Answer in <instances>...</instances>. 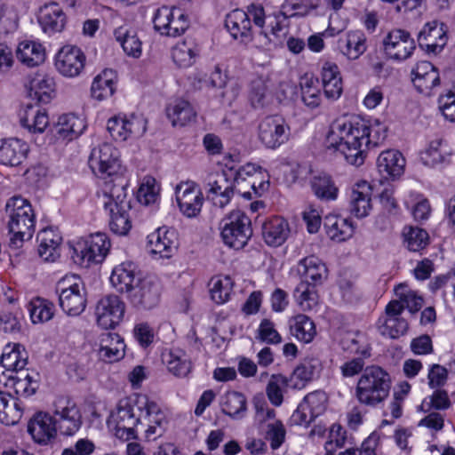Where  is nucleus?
<instances>
[{"mask_svg": "<svg viewBox=\"0 0 455 455\" xmlns=\"http://www.w3.org/2000/svg\"><path fill=\"white\" fill-rule=\"evenodd\" d=\"M166 422L165 413L158 403L144 394L121 399L110 411L107 427L122 441L146 439L160 435Z\"/></svg>", "mask_w": 455, "mask_h": 455, "instance_id": "1", "label": "nucleus"}, {"mask_svg": "<svg viewBox=\"0 0 455 455\" xmlns=\"http://www.w3.org/2000/svg\"><path fill=\"white\" fill-rule=\"evenodd\" d=\"M387 137V127L378 119L351 116L333 122L325 138V147L339 153L348 164L362 165L370 147H377Z\"/></svg>", "mask_w": 455, "mask_h": 455, "instance_id": "2", "label": "nucleus"}, {"mask_svg": "<svg viewBox=\"0 0 455 455\" xmlns=\"http://www.w3.org/2000/svg\"><path fill=\"white\" fill-rule=\"evenodd\" d=\"M101 204L108 216L109 230L118 236L128 235L132 228V220L127 185L106 184L102 190Z\"/></svg>", "mask_w": 455, "mask_h": 455, "instance_id": "3", "label": "nucleus"}, {"mask_svg": "<svg viewBox=\"0 0 455 455\" xmlns=\"http://www.w3.org/2000/svg\"><path fill=\"white\" fill-rule=\"evenodd\" d=\"M7 226L12 235L11 245L19 248L24 241L32 238L36 227V214L28 200L14 196L5 204Z\"/></svg>", "mask_w": 455, "mask_h": 455, "instance_id": "4", "label": "nucleus"}, {"mask_svg": "<svg viewBox=\"0 0 455 455\" xmlns=\"http://www.w3.org/2000/svg\"><path fill=\"white\" fill-rule=\"evenodd\" d=\"M390 388L391 378L384 369L367 366L357 380L355 396L360 404L376 407L386 400Z\"/></svg>", "mask_w": 455, "mask_h": 455, "instance_id": "5", "label": "nucleus"}, {"mask_svg": "<svg viewBox=\"0 0 455 455\" xmlns=\"http://www.w3.org/2000/svg\"><path fill=\"white\" fill-rule=\"evenodd\" d=\"M73 261L83 267L102 263L111 249V241L107 234L97 232L79 237L70 243Z\"/></svg>", "mask_w": 455, "mask_h": 455, "instance_id": "6", "label": "nucleus"}, {"mask_svg": "<svg viewBox=\"0 0 455 455\" xmlns=\"http://www.w3.org/2000/svg\"><path fill=\"white\" fill-rule=\"evenodd\" d=\"M89 167L100 179L109 180L113 184H124L120 152L109 142L100 143L92 149Z\"/></svg>", "mask_w": 455, "mask_h": 455, "instance_id": "7", "label": "nucleus"}, {"mask_svg": "<svg viewBox=\"0 0 455 455\" xmlns=\"http://www.w3.org/2000/svg\"><path fill=\"white\" fill-rule=\"evenodd\" d=\"M60 306L69 316H78L86 308L87 292L80 276L66 275L58 283Z\"/></svg>", "mask_w": 455, "mask_h": 455, "instance_id": "8", "label": "nucleus"}, {"mask_svg": "<svg viewBox=\"0 0 455 455\" xmlns=\"http://www.w3.org/2000/svg\"><path fill=\"white\" fill-rule=\"evenodd\" d=\"M252 234L251 219L240 210L230 212L222 220L220 236L229 248L243 249Z\"/></svg>", "mask_w": 455, "mask_h": 455, "instance_id": "9", "label": "nucleus"}, {"mask_svg": "<svg viewBox=\"0 0 455 455\" xmlns=\"http://www.w3.org/2000/svg\"><path fill=\"white\" fill-rule=\"evenodd\" d=\"M155 30L161 36L176 37L185 33L189 27L186 12L175 5H163L153 15Z\"/></svg>", "mask_w": 455, "mask_h": 455, "instance_id": "10", "label": "nucleus"}, {"mask_svg": "<svg viewBox=\"0 0 455 455\" xmlns=\"http://www.w3.org/2000/svg\"><path fill=\"white\" fill-rule=\"evenodd\" d=\"M310 9L308 0H285L282 4L281 11L266 17L264 8L258 4V28L267 25V28H270V35L276 38L283 29L281 19L302 17L307 15Z\"/></svg>", "mask_w": 455, "mask_h": 455, "instance_id": "11", "label": "nucleus"}, {"mask_svg": "<svg viewBox=\"0 0 455 455\" xmlns=\"http://www.w3.org/2000/svg\"><path fill=\"white\" fill-rule=\"evenodd\" d=\"M86 56L77 45L67 44L60 47L53 55V66L62 77L74 79L84 71Z\"/></svg>", "mask_w": 455, "mask_h": 455, "instance_id": "12", "label": "nucleus"}, {"mask_svg": "<svg viewBox=\"0 0 455 455\" xmlns=\"http://www.w3.org/2000/svg\"><path fill=\"white\" fill-rule=\"evenodd\" d=\"M174 195L179 210L184 217L196 219L201 214L204 196L196 182L190 180L179 182L174 187Z\"/></svg>", "mask_w": 455, "mask_h": 455, "instance_id": "13", "label": "nucleus"}, {"mask_svg": "<svg viewBox=\"0 0 455 455\" xmlns=\"http://www.w3.org/2000/svg\"><path fill=\"white\" fill-rule=\"evenodd\" d=\"M107 129L114 140L124 142L144 134L147 122L134 114L119 113L108 120Z\"/></svg>", "mask_w": 455, "mask_h": 455, "instance_id": "14", "label": "nucleus"}, {"mask_svg": "<svg viewBox=\"0 0 455 455\" xmlns=\"http://www.w3.org/2000/svg\"><path fill=\"white\" fill-rule=\"evenodd\" d=\"M125 304L117 295L100 298L94 308L96 324L103 330H113L124 320Z\"/></svg>", "mask_w": 455, "mask_h": 455, "instance_id": "15", "label": "nucleus"}, {"mask_svg": "<svg viewBox=\"0 0 455 455\" xmlns=\"http://www.w3.org/2000/svg\"><path fill=\"white\" fill-rule=\"evenodd\" d=\"M27 96L38 104H49L57 97V82L50 73L37 71L29 75L25 81Z\"/></svg>", "mask_w": 455, "mask_h": 455, "instance_id": "16", "label": "nucleus"}, {"mask_svg": "<svg viewBox=\"0 0 455 455\" xmlns=\"http://www.w3.org/2000/svg\"><path fill=\"white\" fill-rule=\"evenodd\" d=\"M290 126L282 116H267L258 126V139L270 149H276L288 141Z\"/></svg>", "mask_w": 455, "mask_h": 455, "instance_id": "17", "label": "nucleus"}, {"mask_svg": "<svg viewBox=\"0 0 455 455\" xmlns=\"http://www.w3.org/2000/svg\"><path fill=\"white\" fill-rule=\"evenodd\" d=\"M403 312V305L397 300H391L387 304L385 314L379 316L376 323L382 336L395 339L407 332L409 323L402 317Z\"/></svg>", "mask_w": 455, "mask_h": 455, "instance_id": "18", "label": "nucleus"}, {"mask_svg": "<svg viewBox=\"0 0 455 455\" xmlns=\"http://www.w3.org/2000/svg\"><path fill=\"white\" fill-rule=\"evenodd\" d=\"M256 23V8L248 6L247 11L235 9L227 14L225 27L235 39L247 43L253 38V25Z\"/></svg>", "mask_w": 455, "mask_h": 455, "instance_id": "19", "label": "nucleus"}, {"mask_svg": "<svg viewBox=\"0 0 455 455\" xmlns=\"http://www.w3.org/2000/svg\"><path fill=\"white\" fill-rule=\"evenodd\" d=\"M53 419L58 431L63 435H74L82 427V415L76 403L69 399L60 398L55 405Z\"/></svg>", "mask_w": 455, "mask_h": 455, "instance_id": "20", "label": "nucleus"}, {"mask_svg": "<svg viewBox=\"0 0 455 455\" xmlns=\"http://www.w3.org/2000/svg\"><path fill=\"white\" fill-rule=\"evenodd\" d=\"M177 249V234L168 227H160L147 237V250L155 259H171Z\"/></svg>", "mask_w": 455, "mask_h": 455, "instance_id": "21", "label": "nucleus"}, {"mask_svg": "<svg viewBox=\"0 0 455 455\" xmlns=\"http://www.w3.org/2000/svg\"><path fill=\"white\" fill-rule=\"evenodd\" d=\"M383 48L386 56L401 62L410 58L416 48L414 39L403 29H393L385 36Z\"/></svg>", "mask_w": 455, "mask_h": 455, "instance_id": "22", "label": "nucleus"}, {"mask_svg": "<svg viewBox=\"0 0 455 455\" xmlns=\"http://www.w3.org/2000/svg\"><path fill=\"white\" fill-rule=\"evenodd\" d=\"M418 41L419 47L427 53H440L448 42L446 24L436 20L427 22L419 34Z\"/></svg>", "mask_w": 455, "mask_h": 455, "instance_id": "23", "label": "nucleus"}, {"mask_svg": "<svg viewBox=\"0 0 455 455\" xmlns=\"http://www.w3.org/2000/svg\"><path fill=\"white\" fill-rule=\"evenodd\" d=\"M37 22L44 35L52 36L66 29L68 16L58 3L49 2L40 6Z\"/></svg>", "mask_w": 455, "mask_h": 455, "instance_id": "24", "label": "nucleus"}, {"mask_svg": "<svg viewBox=\"0 0 455 455\" xmlns=\"http://www.w3.org/2000/svg\"><path fill=\"white\" fill-rule=\"evenodd\" d=\"M15 57L24 67L35 68L43 65L47 60L45 43L38 38H24L15 47Z\"/></svg>", "mask_w": 455, "mask_h": 455, "instance_id": "25", "label": "nucleus"}, {"mask_svg": "<svg viewBox=\"0 0 455 455\" xmlns=\"http://www.w3.org/2000/svg\"><path fill=\"white\" fill-rule=\"evenodd\" d=\"M85 129L84 117L75 113H63L53 122L52 132L56 140L69 142L79 138Z\"/></svg>", "mask_w": 455, "mask_h": 455, "instance_id": "26", "label": "nucleus"}, {"mask_svg": "<svg viewBox=\"0 0 455 455\" xmlns=\"http://www.w3.org/2000/svg\"><path fill=\"white\" fill-rule=\"evenodd\" d=\"M29 144L24 140L11 137L0 140V165L18 167L28 159Z\"/></svg>", "mask_w": 455, "mask_h": 455, "instance_id": "27", "label": "nucleus"}, {"mask_svg": "<svg viewBox=\"0 0 455 455\" xmlns=\"http://www.w3.org/2000/svg\"><path fill=\"white\" fill-rule=\"evenodd\" d=\"M28 431L36 443L46 445L55 439L58 428L53 416L39 411L29 420Z\"/></svg>", "mask_w": 455, "mask_h": 455, "instance_id": "28", "label": "nucleus"}, {"mask_svg": "<svg viewBox=\"0 0 455 455\" xmlns=\"http://www.w3.org/2000/svg\"><path fill=\"white\" fill-rule=\"evenodd\" d=\"M297 273L300 281L315 286H321L328 277L325 263L315 255L301 259L297 265Z\"/></svg>", "mask_w": 455, "mask_h": 455, "instance_id": "29", "label": "nucleus"}, {"mask_svg": "<svg viewBox=\"0 0 455 455\" xmlns=\"http://www.w3.org/2000/svg\"><path fill=\"white\" fill-rule=\"evenodd\" d=\"M118 75L113 68H104L93 78L90 95L93 100L102 102L114 96L117 90Z\"/></svg>", "mask_w": 455, "mask_h": 455, "instance_id": "30", "label": "nucleus"}, {"mask_svg": "<svg viewBox=\"0 0 455 455\" xmlns=\"http://www.w3.org/2000/svg\"><path fill=\"white\" fill-rule=\"evenodd\" d=\"M140 279L135 264L131 261H124L114 267L109 282L116 291L125 293L128 296L135 285L139 283Z\"/></svg>", "mask_w": 455, "mask_h": 455, "instance_id": "31", "label": "nucleus"}, {"mask_svg": "<svg viewBox=\"0 0 455 455\" xmlns=\"http://www.w3.org/2000/svg\"><path fill=\"white\" fill-rule=\"evenodd\" d=\"M20 124L30 134H43L50 126L49 113L45 108L28 104L20 113Z\"/></svg>", "mask_w": 455, "mask_h": 455, "instance_id": "32", "label": "nucleus"}, {"mask_svg": "<svg viewBox=\"0 0 455 455\" xmlns=\"http://www.w3.org/2000/svg\"><path fill=\"white\" fill-rule=\"evenodd\" d=\"M113 37L126 57L138 60L142 56V41L130 25L116 27L113 30Z\"/></svg>", "mask_w": 455, "mask_h": 455, "instance_id": "33", "label": "nucleus"}, {"mask_svg": "<svg viewBox=\"0 0 455 455\" xmlns=\"http://www.w3.org/2000/svg\"><path fill=\"white\" fill-rule=\"evenodd\" d=\"M412 84L422 94L429 95L431 90L440 84L438 69L429 61H420L411 71Z\"/></svg>", "mask_w": 455, "mask_h": 455, "instance_id": "34", "label": "nucleus"}, {"mask_svg": "<svg viewBox=\"0 0 455 455\" xmlns=\"http://www.w3.org/2000/svg\"><path fill=\"white\" fill-rule=\"evenodd\" d=\"M371 194V186L365 180H360L352 187L349 195V210L352 215L361 219L370 213Z\"/></svg>", "mask_w": 455, "mask_h": 455, "instance_id": "35", "label": "nucleus"}, {"mask_svg": "<svg viewBox=\"0 0 455 455\" xmlns=\"http://www.w3.org/2000/svg\"><path fill=\"white\" fill-rule=\"evenodd\" d=\"M38 254L46 262H55L60 257L62 237L52 228H44L37 235Z\"/></svg>", "mask_w": 455, "mask_h": 455, "instance_id": "36", "label": "nucleus"}, {"mask_svg": "<svg viewBox=\"0 0 455 455\" xmlns=\"http://www.w3.org/2000/svg\"><path fill=\"white\" fill-rule=\"evenodd\" d=\"M200 53L201 46L191 37L177 42L171 50L172 61L181 68L193 66L198 60Z\"/></svg>", "mask_w": 455, "mask_h": 455, "instance_id": "37", "label": "nucleus"}, {"mask_svg": "<svg viewBox=\"0 0 455 455\" xmlns=\"http://www.w3.org/2000/svg\"><path fill=\"white\" fill-rule=\"evenodd\" d=\"M321 82L325 98L338 100L343 92L342 77L338 65L325 61L321 68Z\"/></svg>", "mask_w": 455, "mask_h": 455, "instance_id": "38", "label": "nucleus"}, {"mask_svg": "<svg viewBox=\"0 0 455 455\" xmlns=\"http://www.w3.org/2000/svg\"><path fill=\"white\" fill-rule=\"evenodd\" d=\"M233 196V183L224 173L210 177L207 183V196L220 207L226 206Z\"/></svg>", "mask_w": 455, "mask_h": 455, "instance_id": "39", "label": "nucleus"}, {"mask_svg": "<svg viewBox=\"0 0 455 455\" xmlns=\"http://www.w3.org/2000/svg\"><path fill=\"white\" fill-rule=\"evenodd\" d=\"M161 183L153 175L146 174L139 178L136 200L144 206H155L161 200Z\"/></svg>", "mask_w": 455, "mask_h": 455, "instance_id": "40", "label": "nucleus"}, {"mask_svg": "<svg viewBox=\"0 0 455 455\" xmlns=\"http://www.w3.org/2000/svg\"><path fill=\"white\" fill-rule=\"evenodd\" d=\"M125 354V343L117 333L102 334L100 339L98 356L107 363H114L121 360Z\"/></svg>", "mask_w": 455, "mask_h": 455, "instance_id": "41", "label": "nucleus"}, {"mask_svg": "<svg viewBox=\"0 0 455 455\" xmlns=\"http://www.w3.org/2000/svg\"><path fill=\"white\" fill-rule=\"evenodd\" d=\"M323 227L328 237L340 243L352 237L355 232V225L349 218H343L336 214H329L324 217Z\"/></svg>", "mask_w": 455, "mask_h": 455, "instance_id": "42", "label": "nucleus"}, {"mask_svg": "<svg viewBox=\"0 0 455 455\" xmlns=\"http://www.w3.org/2000/svg\"><path fill=\"white\" fill-rule=\"evenodd\" d=\"M344 349L362 356L349 360L344 363L340 367L342 376L351 378L363 371L364 362L363 357L370 356V349L367 346L361 345L360 340L355 338L349 339L344 342Z\"/></svg>", "mask_w": 455, "mask_h": 455, "instance_id": "43", "label": "nucleus"}, {"mask_svg": "<svg viewBox=\"0 0 455 455\" xmlns=\"http://www.w3.org/2000/svg\"><path fill=\"white\" fill-rule=\"evenodd\" d=\"M405 159L402 153L395 149L381 152L377 159L379 173L385 178H397L403 173Z\"/></svg>", "mask_w": 455, "mask_h": 455, "instance_id": "44", "label": "nucleus"}, {"mask_svg": "<svg viewBox=\"0 0 455 455\" xmlns=\"http://www.w3.org/2000/svg\"><path fill=\"white\" fill-rule=\"evenodd\" d=\"M290 233L288 222L281 217H273L262 224V236L268 246H281Z\"/></svg>", "mask_w": 455, "mask_h": 455, "instance_id": "45", "label": "nucleus"}, {"mask_svg": "<svg viewBox=\"0 0 455 455\" xmlns=\"http://www.w3.org/2000/svg\"><path fill=\"white\" fill-rule=\"evenodd\" d=\"M163 362L168 371L178 378H185L192 371V362L188 355L180 348H172L164 353Z\"/></svg>", "mask_w": 455, "mask_h": 455, "instance_id": "46", "label": "nucleus"}, {"mask_svg": "<svg viewBox=\"0 0 455 455\" xmlns=\"http://www.w3.org/2000/svg\"><path fill=\"white\" fill-rule=\"evenodd\" d=\"M28 352L20 343L6 344L2 352L0 363L7 371H19L28 363Z\"/></svg>", "mask_w": 455, "mask_h": 455, "instance_id": "47", "label": "nucleus"}, {"mask_svg": "<svg viewBox=\"0 0 455 455\" xmlns=\"http://www.w3.org/2000/svg\"><path fill=\"white\" fill-rule=\"evenodd\" d=\"M160 297L159 287L148 280L140 279L128 298L137 306L150 308L157 304Z\"/></svg>", "mask_w": 455, "mask_h": 455, "instance_id": "48", "label": "nucleus"}, {"mask_svg": "<svg viewBox=\"0 0 455 455\" xmlns=\"http://www.w3.org/2000/svg\"><path fill=\"white\" fill-rule=\"evenodd\" d=\"M338 48L348 60H357L366 51V37L360 30L348 31L339 39Z\"/></svg>", "mask_w": 455, "mask_h": 455, "instance_id": "49", "label": "nucleus"}, {"mask_svg": "<svg viewBox=\"0 0 455 455\" xmlns=\"http://www.w3.org/2000/svg\"><path fill=\"white\" fill-rule=\"evenodd\" d=\"M166 116L173 126H185L195 121L196 113L191 104L182 99L172 100L166 107Z\"/></svg>", "mask_w": 455, "mask_h": 455, "instance_id": "50", "label": "nucleus"}, {"mask_svg": "<svg viewBox=\"0 0 455 455\" xmlns=\"http://www.w3.org/2000/svg\"><path fill=\"white\" fill-rule=\"evenodd\" d=\"M235 282L231 275L219 274L213 275L208 283L211 299L217 305H223L230 300Z\"/></svg>", "mask_w": 455, "mask_h": 455, "instance_id": "51", "label": "nucleus"}, {"mask_svg": "<svg viewBox=\"0 0 455 455\" xmlns=\"http://www.w3.org/2000/svg\"><path fill=\"white\" fill-rule=\"evenodd\" d=\"M290 332L299 341L308 344L316 335L313 320L303 314H299L289 321Z\"/></svg>", "mask_w": 455, "mask_h": 455, "instance_id": "52", "label": "nucleus"}, {"mask_svg": "<svg viewBox=\"0 0 455 455\" xmlns=\"http://www.w3.org/2000/svg\"><path fill=\"white\" fill-rule=\"evenodd\" d=\"M317 286L299 282L293 291V297L302 311L315 310L318 306L319 295Z\"/></svg>", "mask_w": 455, "mask_h": 455, "instance_id": "53", "label": "nucleus"}, {"mask_svg": "<svg viewBox=\"0 0 455 455\" xmlns=\"http://www.w3.org/2000/svg\"><path fill=\"white\" fill-rule=\"evenodd\" d=\"M299 85L303 103L311 109L317 108L322 102L318 78L306 75L300 79Z\"/></svg>", "mask_w": 455, "mask_h": 455, "instance_id": "54", "label": "nucleus"}, {"mask_svg": "<svg viewBox=\"0 0 455 455\" xmlns=\"http://www.w3.org/2000/svg\"><path fill=\"white\" fill-rule=\"evenodd\" d=\"M220 408L223 413L233 419H241L246 411V400L243 394L228 391L220 398Z\"/></svg>", "mask_w": 455, "mask_h": 455, "instance_id": "55", "label": "nucleus"}, {"mask_svg": "<svg viewBox=\"0 0 455 455\" xmlns=\"http://www.w3.org/2000/svg\"><path fill=\"white\" fill-rule=\"evenodd\" d=\"M28 310L31 322L34 324H38L49 322L53 318L55 306L45 299L36 297L30 300Z\"/></svg>", "mask_w": 455, "mask_h": 455, "instance_id": "56", "label": "nucleus"}, {"mask_svg": "<svg viewBox=\"0 0 455 455\" xmlns=\"http://www.w3.org/2000/svg\"><path fill=\"white\" fill-rule=\"evenodd\" d=\"M394 293L398 302L403 305L411 314L418 313L423 306V298L412 291L405 283H398L394 288Z\"/></svg>", "mask_w": 455, "mask_h": 455, "instance_id": "57", "label": "nucleus"}, {"mask_svg": "<svg viewBox=\"0 0 455 455\" xmlns=\"http://www.w3.org/2000/svg\"><path fill=\"white\" fill-rule=\"evenodd\" d=\"M0 415L5 416L11 425H15L22 418L23 407L10 394L0 391Z\"/></svg>", "mask_w": 455, "mask_h": 455, "instance_id": "58", "label": "nucleus"}, {"mask_svg": "<svg viewBox=\"0 0 455 455\" xmlns=\"http://www.w3.org/2000/svg\"><path fill=\"white\" fill-rule=\"evenodd\" d=\"M311 188L315 196L321 200L333 201L338 197L339 189L330 176L314 177Z\"/></svg>", "mask_w": 455, "mask_h": 455, "instance_id": "59", "label": "nucleus"}, {"mask_svg": "<svg viewBox=\"0 0 455 455\" xmlns=\"http://www.w3.org/2000/svg\"><path fill=\"white\" fill-rule=\"evenodd\" d=\"M404 243L408 250L411 251H419L424 249L428 243V234L422 228H405L403 232Z\"/></svg>", "mask_w": 455, "mask_h": 455, "instance_id": "60", "label": "nucleus"}, {"mask_svg": "<svg viewBox=\"0 0 455 455\" xmlns=\"http://www.w3.org/2000/svg\"><path fill=\"white\" fill-rule=\"evenodd\" d=\"M260 428H264V437L269 442L272 450H277L284 442L286 431L280 420L267 425L260 424Z\"/></svg>", "mask_w": 455, "mask_h": 455, "instance_id": "61", "label": "nucleus"}, {"mask_svg": "<svg viewBox=\"0 0 455 455\" xmlns=\"http://www.w3.org/2000/svg\"><path fill=\"white\" fill-rule=\"evenodd\" d=\"M442 140H431L427 147L420 153V160L426 166L435 167L442 164L445 156L441 150Z\"/></svg>", "mask_w": 455, "mask_h": 455, "instance_id": "62", "label": "nucleus"}, {"mask_svg": "<svg viewBox=\"0 0 455 455\" xmlns=\"http://www.w3.org/2000/svg\"><path fill=\"white\" fill-rule=\"evenodd\" d=\"M287 385V379L282 375H273L266 387L267 396L274 406H280L283 401L282 387Z\"/></svg>", "mask_w": 455, "mask_h": 455, "instance_id": "63", "label": "nucleus"}, {"mask_svg": "<svg viewBox=\"0 0 455 455\" xmlns=\"http://www.w3.org/2000/svg\"><path fill=\"white\" fill-rule=\"evenodd\" d=\"M438 108L446 120L455 122V88L439 96Z\"/></svg>", "mask_w": 455, "mask_h": 455, "instance_id": "64", "label": "nucleus"}]
</instances>
